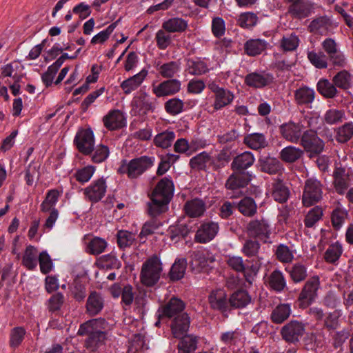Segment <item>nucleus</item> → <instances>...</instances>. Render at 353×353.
Listing matches in <instances>:
<instances>
[{
	"mask_svg": "<svg viewBox=\"0 0 353 353\" xmlns=\"http://www.w3.org/2000/svg\"><path fill=\"white\" fill-rule=\"evenodd\" d=\"M305 332L304 325L297 321H291L285 324L281 330L283 340L290 343L298 342Z\"/></svg>",
	"mask_w": 353,
	"mask_h": 353,
	"instance_id": "obj_14",
	"label": "nucleus"
},
{
	"mask_svg": "<svg viewBox=\"0 0 353 353\" xmlns=\"http://www.w3.org/2000/svg\"><path fill=\"white\" fill-rule=\"evenodd\" d=\"M185 305L184 302L176 297H172L167 303L162 305L158 310L159 318L174 319L184 312Z\"/></svg>",
	"mask_w": 353,
	"mask_h": 353,
	"instance_id": "obj_13",
	"label": "nucleus"
},
{
	"mask_svg": "<svg viewBox=\"0 0 353 353\" xmlns=\"http://www.w3.org/2000/svg\"><path fill=\"white\" fill-rule=\"evenodd\" d=\"M333 177V184L336 192L339 194H344L351 185V176L349 172L344 168L336 167Z\"/></svg>",
	"mask_w": 353,
	"mask_h": 353,
	"instance_id": "obj_18",
	"label": "nucleus"
},
{
	"mask_svg": "<svg viewBox=\"0 0 353 353\" xmlns=\"http://www.w3.org/2000/svg\"><path fill=\"white\" fill-rule=\"evenodd\" d=\"M332 82L336 88L343 90L353 87V74L346 70L338 72L332 78Z\"/></svg>",
	"mask_w": 353,
	"mask_h": 353,
	"instance_id": "obj_35",
	"label": "nucleus"
},
{
	"mask_svg": "<svg viewBox=\"0 0 353 353\" xmlns=\"http://www.w3.org/2000/svg\"><path fill=\"white\" fill-rule=\"evenodd\" d=\"M191 256L192 265L201 268L208 266L215 261L214 256L208 251H196Z\"/></svg>",
	"mask_w": 353,
	"mask_h": 353,
	"instance_id": "obj_39",
	"label": "nucleus"
},
{
	"mask_svg": "<svg viewBox=\"0 0 353 353\" xmlns=\"http://www.w3.org/2000/svg\"><path fill=\"white\" fill-rule=\"evenodd\" d=\"M303 151L294 146H288L281 150V159L287 163H293L301 157Z\"/></svg>",
	"mask_w": 353,
	"mask_h": 353,
	"instance_id": "obj_53",
	"label": "nucleus"
},
{
	"mask_svg": "<svg viewBox=\"0 0 353 353\" xmlns=\"http://www.w3.org/2000/svg\"><path fill=\"white\" fill-rule=\"evenodd\" d=\"M219 230L218 223L214 221H205L198 228L194 241L199 243H207L213 240Z\"/></svg>",
	"mask_w": 353,
	"mask_h": 353,
	"instance_id": "obj_12",
	"label": "nucleus"
},
{
	"mask_svg": "<svg viewBox=\"0 0 353 353\" xmlns=\"http://www.w3.org/2000/svg\"><path fill=\"white\" fill-rule=\"evenodd\" d=\"M104 126L110 130H114L123 127L125 124V117L119 110H110L103 118Z\"/></svg>",
	"mask_w": 353,
	"mask_h": 353,
	"instance_id": "obj_26",
	"label": "nucleus"
},
{
	"mask_svg": "<svg viewBox=\"0 0 353 353\" xmlns=\"http://www.w3.org/2000/svg\"><path fill=\"white\" fill-rule=\"evenodd\" d=\"M174 190V184L170 177H164L157 183L151 194V201L148 204V214L151 216L156 217L168 210Z\"/></svg>",
	"mask_w": 353,
	"mask_h": 353,
	"instance_id": "obj_1",
	"label": "nucleus"
},
{
	"mask_svg": "<svg viewBox=\"0 0 353 353\" xmlns=\"http://www.w3.org/2000/svg\"><path fill=\"white\" fill-rule=\"evenodd\" d=\"M175 133L172 131H164L157 134L154 139V143L156 146L168 148L172 145L175 139Z\"/></svg>",
	"mask_w": 353,
	"mask_h": 353,
	"instance_id": "obj_57",
	"label": "nucleus"
},
{
	"mask_svg": "<svg viewBox=\"0 0 353 353\" xmlns=\"http://www.w3.org/2000/svg\"><path fill=\"white\" fill-rule=\"evenodd\" d=\"M303 125L291 121L282 124L279 128L282 137L294 143L299 141L303 132Z\"/></svg>",
	"mask_w": 353,
	"mask_h": 353,
	"instance_id": "obj_17",
	"label": "nucleus"
},
{
	"mask_svg": "<svg viewBox=\"0 0 353 353\" xmlns=\"http://www.w3.org/2000/svg\"><path fill=\"white\" fill-rule=\"evenodd\" d=\"M245 144L252 150H259L268 145L265 135L262 133H252L244 137Z\"/></svg>",
	"mask_w": 353,
	"mask_h": 353,
	"instance_id": "obj_40",
	"label": "nucleus"
},
{
	"mask_svg": "<svg viewBox=\"0 0 353 353\" xmlns=\"http://www.w3.org/2000/svg\"><path fill=\"white\" fill-rule=\"evenodd\" d=\"M322 184L314 178H310L305 182L302 202L309 207L319 202L322 198Z\"/></svg>",
	"mask_w": 353,
	"mask_h": 353,
	"instance_id": "obj_7",
	"label": "nucleus"
},
{
	"mask_svg": "<svg viewBox=\"0 0 353 353\" xmlns=\"http://www.w3.org/2000/svg\"><path fill=\"white\" fill-rule=\"evenodd\" d=\"M290 279L294 283H301L307 277V268L301 263H295L288 270Z\"/></svg>",
	"mask_w": 353,
	"mask_h": 353,
	"instance_id": "obj_43",
	"label": "nucleus"
},
{
	"mask_svg": "<svg viewBox=\"0 0 353 353\" xmlns=\"http://www.w3.org/2000/svg\"><path fill=\"white\" fill-rule=\"evenodd\" d=\"M331 27V22L326 17H320L311 21L309 30L312 32L326 34Z\"/></svg>",
	"mask_w": 353,
	"mask_h": 353,
	"instance_id": "obj_45",
	"label": "nucleus"
},
{
	"mask_svg": "<svg viewBox=\"0 0 353 353\" xmlns=\"http://www.w3.org/2000/svg\"><path fill=\"white\" fill-rule=\"evenodd\" d=\"M248 179L243 174H232L226 181L225 186L228 190L232 191H238L239 189L246 186L248 183Z\"/></svg>",
	"mask_w": 353,
	"mask_h": 353,
	"instance_id": "obj_42",
	"label": "nucleus"
},
{
	"mask_svg": "<svg viewBox=\"0 0 353 353\" xmlns=\"http://www.w3.org/2000/svg\"><path fill=\"white\" fill-rule=\"evenodd\" d=\"M148 74V71L143 68L139 73L124 80L121 83V88L125 94H129L136 90L144 81Z\"/></svg>",
	"mask_w": 353,
	"mask_h": 353,
	"instance_id": "obj_25",
	"label": "nucleus"
},
{
	"mask_svg": "<svg viewBox=\"0 0 353 353\" xmlns=\"http://www.w3.org/2000/svg\"><path fill=\"white\" fill-rule=\"evenodd\" d=\"M291 314L289 304H280L276 306L271 314V319L275 323H281L285 321Z\"/></svg>",
	"mask_w": 353,
	"mask_h": 353,
	"instance_id": "obj_52",
	"label": "nucleus"
},
{
	"mask_svg": "<svg viewBox=\"0 0 353 353\" xmlns=\"http://www.w3.org/2000/svg\"><path fill=\"white\" fill-rule=\"evenodd\" d=\"M313 5L309 1L299 0L292 3L288 12L294 18L303 19L307 17L313 12Z\"/></svg>",
	"mask_w": 353,
	"mask_h": 353,
	"instance_id": "obj_24",
	"label": "nucleus"
},
{
	"mask_svg": "<svg viewBox=\"0 0 353 353\" xmlns=\"http://www.w3.org/2000/svg\"><path fill=\"white\" fill-rule=\"evenodd\" d=\"M181 340L178 345V353H191L196 348L197 340L191 335H185L180 338Z\"/></svg>",
	"mask_w": 353,
	"mask_h": 353,
	"instance_id": "obj_56",
	"label": "nucleus"
},
{
	"mask_svg": "<svg viewBox=\"0 0 353 353\" xmlns=\"http://www.w3.org/2000/svg\"><path fill=\"white\" fill-rule=\"evenodd\" d=\"M187 268V261L185 259H176L172 265L169 276L172 281H179L181 279L185 274Z\"/></svg>",
	"mask_w": 353,
	"mask_h": 353,
	"instance_id": "obj_51",
	"label": "nucleus"
},
{
	"mask_svg": "<svg viewBox=\"0 0 353 353\" xmlns=\"http://www.w3.org/2000/svg\"><path fill=\"white\" fill-rule=\"evenodd\" d=\"M248 236L266 241L271 234V227L268 220L265 219H254L247 225Z\"/></svg>",
	"mask_w": 353,
	"mask_h": 353,
	"instance_id": "obj_10",
	"label": "nucleus"
},
{
	"mask_svg": "<svg viewBox=\"0 0 353 353\" xmlns=\"http://www.w3.org/2000/svg\"><path fill=\"white\" fill-rule=\"evenodd\" d=\"M267 285L276 292H283L287 286L286 280L283 272L279 270H274L265 280Z\"/></svg>",
	"mask_w": 353,
	"mask_h": 353,
	"instance_id": "obj_28",
	"label": "nucleus"
},
{
	"mask_svg": "<svg viewBox=\"0 0 353 353\" xmlns=\"http://www.w3.org/2000/svg\"><path fill=\"white\" fill-rule=\"evenodd\" d=\"M343 247L341 243L336 242L328 246L324 253V259L328 263H336L343 253Z\"/></svg>",
	"mask_w": 353,
	"mask_h": 353,
	"instance_id": "obj_49",
	"label": "nucleus"
},
{
	"mask_svg": "<svg viewBox=\"0 0 353 353\" xmlns=\"http://www.w3.org/2000/svg\"><path fill=\"white\" fill-rule=\"evenodd\" d=\"M227 265L236 272H245L248 270V263L242 256L236 255H228L226 260Z\"/></svg>",
	"mask_w": 353,
	"mask_h": 353,
	"instance_id": "obj_55",
	"label": "nucleus"
},
{
	"mask_svg": "<svg viewBox=\"0 0 353 353\" xmlns=\"http://www.w3.org/2000/svg\"><path fill=\"white\" fill-rule=\"evenodd\" d=\"M163 270L160 259L154 255L143 264L140 273L141 283L147 287L154 286L159 281Z\"/></svg>",
	"mask_w": 353,
	"mask_h": 353,
	"instance_id": "obj_5",
	"label": "nucleus"
},
{
	"mask_svg": "<svg viewBox=\"0 0 353 353\" xmlns=\"http://www.w3.org/2000/svg\"><path fill=\"white\" fill-rule=\"evenodd\" d=\"M107 327L108 323L104 319H94L82 323L77 334L87 336L85 339V347L87 350L94 352L103 345L108 339Z\"/></svg>",
	"mask_w": 353,
	"mask_h": 353,
	"instance_id": "obj_2",
	"label": "nucleus"
},
{
	"mask_svg": "<svg viewBox=\"0 0 353 353\" xmlns=\"http://www.w3.org/2000/svg\"><path fill=\"white\" fill-rule=\"evenodd\" d=\"M212 163V157L204 151L191 158L189 165L192 169L201 171L206 170L208 166Z\"/></svg>",
	"mask_w": 353,
	"mask_h": 353,
	"instance_id": "obj_32",
	"label": "nucleus"
},
{
	"mask_svg": "<svg viewBox=\"0 0 353 353\" xmlns=\"http://www.w3.org/2000/svg\"><path fill=\"white\" fill-rule=\"evenodd\" d=\"M353 137V122H347L337 128L336 140L339 143H344L350 140Z\"/></svg>",
	"mask_w": 353,
	"mask_h": 353,
	"instance_id": "obj_54",
	"label": "nucleus"
},
{
	"mask_svg": "<svg viewBox=\"0 0 353 353\" xmlns=\"http://www.w3.org/2000/svg\"><path fill=\"white\" fill-rule=\"evenodd\" d=\"M107 185L105 179H99L93 181L83 190L85 197L92 203L101 200L106 192Z\"/></svg>",
	"mask_w": 353,
	"mask_h": 353,
	"instance_id": "obj_16",
	"label": "nucleus"
},
{
	"mask_svg": "<svg viewBox=\"0 0 353 353\" xmlns=\"http://www.w3.org/2000/svg\"><path fill=\"white\" fill-rule=\"evenodd\" d=\"M208 88L214 94L213 108L215 111L223 108L233 101L234 94L230 90L220 87L215 82L209 83Z\"/></svg>",
	"mask_w": 353,
	"mask_h": 353,
	"instance_id": "obj_9",
	"label": "nucleus"
},
{
	"mask_svg": "<svg viewBox=\"0 0 353 353\" xmlns=\"http://www.w3.org/2000/svg\"><path fill=\"white\" fill-rule=\"evenodd\" d=\"M185 213L191 218H198L203 215L206 206L205 202L199 199L188 201L183 207Z\"/></svg>",
	"mask_w": 353,
	"mask_h": 353,
	"instance_id": "obj_29",
	"label": "nucleus"
},
{
	"mask_svg": "<svg viewBox=\"0 0 353 353\" xmlns=\"http://www.w3.org/2000/svg\"><path fill=\"white\" fill-rule=\"evenodd\" d=\"M208 302L214 310L225 312L228 309L229 300L225 292L222 289L212 290L208 296Z\"/></svg>",
	"mask_w": 353,
	"mask_h": 353,
	"instance_id": "obj_21",
	"label": "nucleus"
},
{
	"mask_svg": "<svg viewBox=\"0 0 353 353\" xmlns=\"http://www.w3.org/2000/svg\"><path fill=\"white\" fill-rule=\"evenodd\" d=\"M110 154V150L108 146L99 144L95 148L94 147L93 151L91 154V160L94 163H100L107 159Z\"/></svg>",
	"mask_w": 353,
	"mask_h": 353,
	"instance_id": "obj_62",
	"label": "nucleus"
},
{
	"mask_svg": "<svg viewBox=\"0 0 353 353\" xmlns=\"http://www.w3.org/2000/svg\"><path fill=\"white\" fill-rule=\"evenodd\" d=\"M37 248L32 245H28L23 256V265L30 270H34L37 266Z\"/></svg>",
	"mask_w": 353,
	"mask_h": 353,
	"instance_id": "obj_48",
	"label": "nucleus"
},
{
	"mask_svg": "<svg viewBox=\"0 0 353 353\" xmlns=\"http://www.w3.org/2000/svg\"><path fill=\"white\" fill-rule=\"evenodd\" d=\"M241 252L250 259H247L248 270L254 276L257 274L264 263L261 255V244L256 240L247 239L243 243Z\"/></svg>",
	"mask_w": 353,
	"mask_h": 353,
	"instance_id": "obj_4",
	"label": "nucleus"
},
{
	"mask_svg": "<svg viewBox=\"0 0 353 353\" xmlns=\"http://www.w3.org/2000/svg\"><path fill=\"white\" fill-rule=\"evenodd\" d=\"M181 90V82L176 79H166L158 85H152V93L158 98L173 96Z\"/></svg>",
	"mask_w": 353,
	"mask_h": 353,
	"instance_id": "obj_11",
	"label": "nucleus"
},
{
	"mask_svg": "<svg viewBox=\"0 0 353 353\" xmlns=\"http://www.w3.org/2000/svg\"><path fill=\"white\" fill-rule=\"evenodd\" d=\"M185 70L191 75L201 76L207 73L210 70L207 63L197 58L187 59Z\"/></svg>",
	"mask_w": 353,
	"mask_h": 353,
	"instance_id": "obj_33",
	"label": "nucleus"
},
{
	"mask_svg": "<svg viewBox=\"0 0 353 353\" xmlns=\"http://www.w3.org/2000/svg\"><path fill=\"white\" fill-rule=\"evenodd\" d=\"M316 88L318 92L327 99H333L338 94V90L335 84L326 79H320L317 83Z\"/></svg>",
	"mask_w": 353,
	"mask_h": 353,
	"instance_id": "obj_41",
	"label": "nucleus"
},
{
	"mask_svg": "<svg viewBox=\"0 0 353 353\" xmlns=\"http://www.w3.org/2000/svg\"><path fill=\"white\" fill-rule=\"evenodd\" d=\"M97 264L105 269H119L121 267V262L113 254L101 256L97 259Z\"/></svg>",
	"mask_w": 353,
	"mask_h": 353,
	"instance_id": "obj_60",
	"label": "nucleus"
},
{
	"mask_svg": "<svg viewBox=\"0 0 353 353\" xmlns=\"http://www.w3.org/2000/svg\"><path fill=\"white\" fill-rule=\"evenodd\" d=\"M251 301V297L245 290L234 292L229 299V304L234 307H244Z\"/></svg>",
	"mask_w": 353,
	"mask_h": 353,
	"instance_id": "obj_47",
	"label": "nucleus"
},
{
	"mask_svg": "<svg viewBox=\"0 0 353 353\" xmlns=\"http://www.w3.org/2000/svg\"><path fill=\"white\" fill-rule=\"evenodd\" d=\"M273 77L265 72H251L245 77V83L251 88L261 89L270 85L273 82Z\"/></svg>",
	"mask_w": 353,
	"mask_h": 353,
	"instance_id": "obj_19",
	"label": "nucleus"
},
{
	"mask_svg": "<svg viewBox=\"0 0 353 353\" xmlns=\"http://www.w3.org/2000/svg\"><path fill=\"white\" fill-rule=\"evenodd\" d=\"M190 325V319L187 313L172 319L170 325L172 334L174 338H181L186 335Z\"/></svg>",
	"mask_w": 353,
	"mask_h": 353,
	"instance_id": "obj_22",
	"label": "nucleus"
},
{
	"mask_svg": "<svg viewBox=\"0 0 353 353\" xmlns=\"http://www.w3.org/2000/svg\"><path fill=\"white\" fill-rule=\"evenodd\" d=\"M154 157L147 156L134 158L129 161L124 160L118 172L120 174H125L130 179H135L152 168L154 165Z\"/></svg>",
	"mask_w": 353,
	"mask_h": 353,
	"instance_id": "obj_3",
	"label": "nucleus"
},
{
	"mask_svg": "<svg viewBox=\"0 0 353 353\" xmlns=\"http://www.w3.org/2000/svg\"><path fill=\"white\" fill-rule=\"evenodd\" d=\"M310 63L319 69H324L327 67V59L322 52L309 51L307 54Z\"/></svg>",
	"mask_w": 353,
	"mask_h": 353,
	"instance_id": "obj_59",
	"label": "nucleus"
},
{
	"mask_svg": "<svg viewBox=\"0 0 353 353\" xmlns=\"http://www.w3.org/2000/svg\"><path fill=\"white\" fill-rule=\"evenodd\" d=\"M74 143L81 154H91L95 143L94 135L91 128L79 129L74 139Z\"/></svg>",
	"mask_w": 353,
	"mask_h": 353,
	"instance_id": "obj_8",
	"label": "nucleus"
},
{
	"mask_svg": "<svg viewBox=\"0 0 353 353\" xmlns=\"http://www.w3.org/2000/svg\"><path fill=\"white\" fill-rule=\"evenodd\" d=\"M108 246L107 241L100 237H94L92 239L87 245L88 252L98 255L103 252Z\"/></svg>",
	"mask_w": 353,
	"mask_h": 353,
	"instance_id": "obj_58",
	"label": "nucleus"
},
{
	"mask_svg": "<svg viewBox=\"0 0 353 353\" xmlns=\"http://www.w3.org/2000/svg\"><path fill=\"white\" fill-rule=\"evenodd\" d=\"M155 68L159 74L164 79H175L174 77L181 70V64L179 61H171L165 63L159 61L155 63Z\"/></svg>",
	"mask_w": 353,
	"mask_h": 353,
	"instance_id": "obj_27",
	"label": "nucleus"
},
{
	"mask_svg": "<svg viewBox=\"0 0 353 353\" xmlns=\"http://www.w3.org/2000/svg\"><path fill=\"white\" fill-rule=\"evenodd\" d=\"M345 119V112L343 109L331 108L323 115V120L328 125H336Z\"/></svg>",
	"mask_w": 353,
	"mask_h": 353,
	"instance_id": "obj_46",
	"label": "nucleus"
},
{
	"mask_svg": "<svg viewBox=\"0 0 353 353\" xmlns=\"http://www.w3.org/2000/svg\"><path fill=\"white\" fill-rule=\"evenodd\" d=\"M305 151L309 153V157L319 155L324 148L323 141L318 137L316 132L309 130L303 132L299 140Z\"/></svg>",
	"mask_w": 353,
	"mask_h": 353,
	"instance_id": "obj_6",
	"label": "nucleus"
},
{
	"mask_svg": "<svg viewBox=\"0 0 353 353\" xmlns=\"http://www.w3.org/2000/svg\"><path fill=\"white\" fill-rule=\"evenodd\" d=\"M104 301L101 295L92 292L89 295L86 303V312L90 316L98 314L103 308Z\"/></svg>",
	"mask_w": 353,
	"mask_h": 353,
	"instance_id": "obj_30",
	"label": "nucleus"
},
{
	"mask_svg": "<svg viewBox=\"0 0 353 353\" xmlns=\"http://www.w3.org/2000/svg\"><path fill=\"white\" fill-rule=\"evenodd\" d=\"M241 332L239 330L223 332L220 334V341L226 346L235 345L241 339Z\"/></svg>",
	"mask_w": 353,
	"mask_h": 353,
	"instance_id": "obj_63",
	"label": "nucleus"
},
{
	"mask_svg": "<svg viewBox=\"0 0 353 353\" xmlns=\"http://www.w3.org/2000/svg\"><path fill=\"white\" fill-rule=\"evenodd\" d=\"M268 46V43L263 39H250L244 45L245 52L252 57L260 54Z\"/></svg>",
	"mask_w": 353,
	"mask_h": 353,
	"instance_id": "obj_38",
	"label": "nucleus"
},
{
	"mask_svg": "<svg viewBox=\"0 0 353 353\" xmlns=\"http://www.w3.org/2000/svg\"><path fill=\"white\" fill-rule=\"evenodd\" d=\"M348 215L347 211L341 207L336 208L332 213V223L334 229L339 230Z\"/></svg>",
	"mask_w": 353,
	"mask_h": 353,
	"instance_id": "obj_64",
	"label": "nucleus"
},
{
	"mask_svg": "<svg viewBox=\"0 0 353 353\" xmlns=\"http://www.w3.org/2000/svg\"><path fill=\"white\" fill-rule=\"evenodd\" d=\"M236 208L243 215L248 217L253 216L257 211V205L254 200L249 196L242 199L236 204Z\"/></svg>",
	"mask_w": 353,
	"mask_h": 353,
	"instance_id": "obj_44",
	"label": "nucleus"
},
{
	"mask_svg": "<svg viewBox=\"0 0 353 353\" xmlns=\"http://www.w3.org/2000/svg\"><path fill=\"white\" fill-rule=\"evenodd\" d=\"M165 110L170 115H177L183 111L184 102L179 98H172L164 105Z\"/></svg>",
	"mask_w": 353,
	"mask_h": 353,
	"instance_id": "obj_61",
	"label": "nucleus"
},
{
	"mask_svg": "<svg viewBox=\"0 0 353 353\" xmlns=\"http://www.w3.org/2000/svg\"><path fill=\"white\" fill-rule=\"evenodd\" d=\"M62 194V191L57 189H52L46 193L45 199L40 205V210L42 212H48L50 210L56 209L57 204L59 197Z\"/></svg>",
	"mask_w": 353,
	"mask_h": 353,
	"instance_id": "obj_37",
	"label": "nucleus"
},
{
	"mask_svg": "<svg viewBox=\"0 0 353 353\" xmlns=\"http://www.w3.org/2000/svg\"><path fill=\"white\" fill-rule=\"evenodd\" d=\"M255 161L254 154L249 151L237 155L232 163V168L234 170H244L252 166Z\"/></svg>",
	"mask_w": 353,
	"mask_h": 353,
	"instance_id": "obj_31",
	"label": "nucleus"
},
{
	"mask_svg": "<svg viewBox=\"0 0 353 353\" xmlns=\"http://www.w3.org/2000/svg\"><path fill=\"white\" fill-rule=\"evenodd\" d=\"M187 27L186 21L178 17L170 19L162 24V28L169 33L183 32Z\"/></svg>",
	"mask_w": 353,
	"mask_h": 353,
	"instance_id": "obj_50",
	"label": "nucleus"
},
{
	"mask_svg": "<svg viewBox=\"0 0 353 353\" xmlns=\"http://www.w3.org/2000/svg\"><path fill=\"white\" fill-rule=\"evenodd\" d=\"M259 169L269 174H280L284 170L283 164L276 158L261 156L258 160Z\"/></svg>",
	"mask_w": 353,
	"mask_h": 353,
	"instance_id": "obj_20",
	"label": "nucleus"
},
{
	"mask_svg": "<svg viewBox=\"0 0 353 353\" xmlns=\"http://www.w3.org/2000/svg\"><path fill=\"white\" fill-rule=\"evenodd\" d=\"M290 191L283 181L278 179L272 184V196L276 201L285 203L289 198Z\"/></svg>",
	"mask_w": 353,
	"mask_h": 353,
	"instance_id": "obj_36",
	"label": "nucleus"
},
{
	"mask_svg": "<svg viewBox=\"0 0 353 353\" xmlns=\"http://www.w3.org/2000/svg\"><path fill=\"white\" fill-rule=\"evenodd\" d=\"M132 105L139 110V114H147L153 112L155 105L153 99L145 91L140 90L132 100Z\"/></svg>",
	"mask_w": 353,
	"mask_h": 353,
	"instance_id": "obj_23",
	"label": "nucleus"
},
{
	"mask_svg": "<svg viewBox=\"0 0 353 353\" xmlns=\"http://www.w3.org/2000/svg\"><path fill=\"white\" fill-rule=\"evenodd\" d=\"M320 286L319 278L316 276H312L305 283L301 293L299 300L303 303L307 305L313 302L317 296V291Z\"/></svg>",
	"mask_w": 353,
	"mask_h": 353,
	"instance_id": "obj_15",
	"label": "nucleus"
},
{
	"mask_svg": "<svg viewBox=\"0 0 353 353\" xmlns=\"http://www.w3.org/2000/svg\"><path fill=\"white\" fill-rule=\"evenodd\" d=\"M314 90L307 86H302L294 92V100L299 105L311 104L314 101Z\"/></svg>",
	"mask_w": 353,
	"mask_h": 353,
	"instance_id": "obj_34",
	"label": "nucleus"
}]
</instances>
